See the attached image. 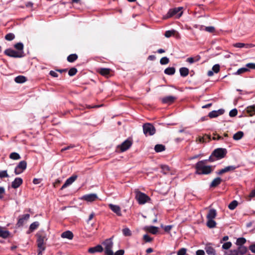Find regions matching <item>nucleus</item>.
<instances>
[{"label":"nucleus","instance_id":"nucleus-54","mask_svg":"<svg viewBox=\"0 0 255 255\" xmlns=\"http://www.w3.org/2000/svg\"><path fill=\"white\" fill-rule=\"evenodd\" d=\"M227 172H229L231 171H234L235 169H236L237 167L235 165H230L225 167Z\"/></svg>","mask_w":255,"mask_h":255},{"label":"nucleus","instance_id":"nucleus-45","mask_svg":"<svg viewBox=\"0 0 255 255\" xmlns=\"http://www.w3.org/2000/svg\"><path fill=\"white\" fill-rule=\"evenodd\" d=\"M161 172L163 174H167L169 171V167L168 166L164 165L161 166Z\"/></svg>","mask_w":255,"mask_h":255},{"label":"nucleus","instance_id":"nucleus-22","mask_svg":"<svg viewBox=\"0 0 255 255\" xmlns=\"http://www.w3.org/2000/svg\"><path fill=\"white\" fill-rule=\"evenodd\" d=\"M217 216L216 210L214 209L209 210L208 214L207 215V219H214Z\"/></svg>","mask_w":255,"mask_h":255},{"label":"nucleus","instance_id":"nucleus-62","mask_svg":"<svg viewBox=\"0 0 255 255\" xmlns=\"http://www.w3.org/2000/svg\"><path fill=\"white\" fill-rule=\"evenodd\" d=\"M186 61L190 64L193 63L195 61L193 57H189L186 59Z\"/></svg>","mask_w":255,"mask_h":255},{"label":"nucleus","instance_id":"nucleus-19","mask_svg":"<svg viewBox=\"0 0 255 255\" xmlns=\"http://www.w3.org/2000/svg\"><path fill=\"white\" fill-rule=\"evenodd\" d=\"M220 66L218 64L214 65L212 69V70H209L207 73V75L208 76H212L214 75V72L215 73H217L220 71Z\"/></svg>","mask_w":255,"mask_h":255},{"label":"nucleus","instance_id":"nucleus-6","mask_svg":"<svg viewBox=\"0 0 255 255\" xmlns=\"http://www.w3.org/2000/svg\"><path fill=\"white\" fill-rule=\"evenodd\" d=\"M155 128L154 126L149 123H146L143 125V131L146 135H152L155 133Z\"/></svg>","mask_w":255,"mask_h":255},{"label":"nucleus","instance_id":"nucleus-43","mask_svg":"<svg viewBox=\"0 0 255 255\" xmlns=\"http://www.w3.org/2000/svg\"><path fill=\"white\" fill-rule=\"evenodd\" d=\"M123 233L125 236H130L131 235V231L128 228L123 229Z\"/></svg>","mask_w":255,"mask_h":255},{"label":"nucleus","instance_id":"nucleus-47","mask_svg":"<svg viewBox=\"0 0 255 255\" xmlns=\"http://www.w3.org/2000/svg\"><path fill=\"white\" fill-rule=\"evenodd\" d=\"M169 60L167 57H163L161 58L160 63L161 65H165L169 63Z\"/></svg>","mask_w":255,"mask_h":255},{"label":"nucleus","instance_id":"nucleus-7","mask_svg":"<svg viewBox=\"0 0 255 255\" xmlns=\"http://www.w3.org/2000/svg\"><path fill=\"white\" fill-rule=\"evenodd\" d=\"M105 249V254L107 255H114V253L112 251V248L113 246V243L112 241V239H107L104 243Z\"/></svg>","mask_w":255,"mask_h":255},{"label":"nucleus","instance_id":"nucleus-8","mask_svg":"<svg viewBox=\"0 0 255 255\" xmlns=\"http://www.w3.org/2000/svg\"><path fill=\"white\" fill-rule=\"evenodd\" d=\"M27 163L25 161H21L14 169V173L16 175L20 174L26 168Z\"/></svg>","mask_w":255,"mask_h":255},{"label":"nucleus","instance_id":"nucleus-48","mask_svg":"<svg viewBox=\"0 0 255 255\" xmlns=\"http://www.w3.org/2000/svg\"><path fill=\"white\" fill-rule=\"evenodd\" d=\"M234 46L235 47H237V48H243L244 47H246V48L249 47L248 45H246L245 43H240V42L236 43L234 44Z\"/></svg>","mask_w":255,"mask_h":255},{"label":"nucleus","instance_id":"nucleus-31","mask_svg":"<svg viewBox=\"0 0 255 255\" xmlns=\"http://www.w3.org/2000/svg\"><path fill=\"white\" fill-rule=\"evenodd\" d=\"M175 72V69L174 67H168L164 70V73L168 75H173Z\"/></svg>","mask_w":255,"mask_h":255},{"label":"nucleus","instance_id":"nucleus-17","mask_svg":"<svg viewBox=\"0 0 255 255\" xmlns=\"http://www.w3.org/2000/svg\"><path fill=\"white\" fill-rule=\"evenodd\" d=\"M224 112L225 111L223 109H219L217 111H213L209 113L208 116L210 118H214L223 114Z\"/></svg>","mask_w":255,"mask_h":255},{"label":"nucleus","instance_id":"nucleus-60","mask_svg":"<svg viewBox=\"0 0 255 255\" xmlns=\"http://www.w3.org/2000/svg\"><path fill=\"white\" fill-rule=\"evenodd\" d=\"M225 172H227V171H226V168L225 167L223 169H222L221 170H220L219 171H218L217 173V174L218 175H221Z\"/></svg>","mask_w":255,"mask_h":255},{"label":"nucleus","instance_id":"nucleus-18","mask_svg":"<svg viewBox=\"0 0 255 255\" xmlns=\"http://www.w3.org/2000/svg\"><path fill=\"white\" fill-rule=\"evenodd\" d=\"M23 180L20 177H17L11 183V187L14 189L17 188L22 183Z\"/></svg>","mask_w":255,"mask_h":255},{"label":"nucleus","instance_id":"nucleus-15","mask_svg":"<svg viewBox=\"0 0 255 255\" xmlns=\"http://www.w3.org/2000/svg\"><path fill=\"white\" fill-rule=\"evenodd\" d=\"M103 251V248L100 245H98L95 247L90 248L88 249V252L91 254H95L96 253H102Z\"/></svg>","mask_w":255,"mask_h":255},{"label":"nucleus","instance_id":"nucleus-51","mask_svg":"<svg viewBox=\"0 0 255 255\" xmlns=\"http://www.w3.org/2000/svg\"><path fill=\"white\" fill-rule=\"evenodd\" d=\"M205 30L210 33H213L215 29L214 26H211L205 27Z\"/></svg>","mask_w":255,"mask_h":255},{"label":"nucleus","instance_id":"nucleus-52","mask_svg":"<svg viewBox=\"0 0 255 255\" xmlns=\"http://www.w3.org/2000/svg\"><path fill=\"white\" fill-rule=\"evenodd\" d=\"M238 114V111L236 109H234L230 111L229 113V116L231 117H235Z\"/></svg>","mask_w":255,"mask_h":255},{"label":"nucleus","instance_id":"nucleus-34","mask_svg":"<svg viewBox=\"0 0 255 255\" xmlns=\"http://www.w3.org/2000/svg\"><path fill=\"white\" fill-rule=\"evenodd\" d=\"M9 158L12 160H18L21 158L20 155L17 152H12L9 154Z\"/></svg>","mask_w":255,"mask_h":255},{"label":"nucleus","instance_id":"nucleus-58","mask_svg":"<svg viewBox=\"0 0 255 255\" xmlns=\"http://www.w3.org/2000/svg\"><path fill=\"white\" fill-rule=\"evenodd\" d=\"M49 74L53 77H57L58 76V74L54 71H50Z\"/></svg>","mask_w":255,"mask_h":255},{"label":"nucleus","instance_id":"nucleus-24","mask_svg":"<svg viewBox=\"0 0 255 255\" xmlns=\"http://www.w3.org/2000/svg\"><path fill=\"white\" fill-rule=\"evenodd\" d=\"M10 235V233L7 230H4L0 227V237L4 239L8 238Z\"/></svg>","mask_w":255,"mask_h":255},{"label":"nucleus","instance_id":"nucleus-63","mask_svg":"<svg viewBox=\"0 0 255 255\" xmlns=\"http://www.w3.org/2000/svg\"><path fill=\"white\" fill-rule=\"evenodd\" d=\"M41 180L40 179L34 178L33 180V183L34 184H38L40 183Z\"/></svg>","mask_w":255,"mask_h":255},{"label":"nucleus","instance_id":"nucleus-55","mask_svg":"<svg viewBox=\"0 0 255 255\" xmlns=\"http://www.w3.org/2000/svg\"><path fill=\"white\" fill-rule=\"evenodd\" d=\"M186 249L182 248L180 249L177 252V255H186Z\"/></svg>","mask_w":255,"mask_h":255},{"label":"nucleus","instance_id":"nucleus-4","mask_svg":"<svg viewBox=\"0 0 255 255\" xmlns=\"http://www.w3.org/2000/svg\"><path fill=\"white\" fill-rule=\"evenodd\" d=\"M183 9L182 7H175L173 8L170 9L166 15L165 16V18H169L172 16H175L176 18H179L181 16L183 13V11L182 9Z\"/></svg>","mask_w":255,"mask_h":255},{"label":"nucleus","instance_id":"nucleus-35","mask_svg":"<svg viewBox=\"0 0 255 255\" xmlns=\"http://www.w3.org/2000/svg\"><path fill=\"white\" fill-rule=\"evenodd\" d=\"M249 71L248 68L246 66L245 67H243L239 69L235 73H234V75H241L244 73L247 72Z\"/></svg>","mask_w":255,"mask_h":255},{"label":"nucleus","instance_id":"nucleus-16","mask_svg":"<svg viewBox=\"0 0 255 255\" xmlns=\"http://www.w3.org/2000/svg\"><path fill=\"white\" fill-rule=\"evenodd\" d=\"M29 217L30 215L29 214H24L21 216V217H19L18 219L17 223V226L18 227L22 226L23 225L24 221L28 220Z\"/></svg>","mask_w":255,"mask_h":255},{"label":"nucleus","instance_id":"nucleus-61","mask_svg":"<svg viewBox=\"0 0 255 255\" xmlns=\"http://www.w3.org/2000/svg\"><path fill=\"white\" fill-rule=\"evenodd\" d=\"M124 251L122 250H119L117 251L114 255H124Z\"/></svg>","mask_w":255,"mask_h":255},{"label":"nucleus","instance_id":"nucleus-3","mask_svg":"<svg viewBox=\"0 0 255 255\" xmlns=\"http://www.w3.org/2000/svg\"><path fill=\"white\" fill-rule=\"evenodd\" d=\"M36 237L38 250L44 251L45 250V242L47 240L46 234L44 232H39L37 233Z\"/></svg>","mask_w":255,"mask_h":255},{"label":"nucleus","instance_id":"nucleus-41","mask_svg":"<svg viewBox=\"0 0 255 255\" xmlns=\"http://www.w3.org/2000/svg\"><path fill=\"white\" fill-rule=\"evenodd\" d=\"M238 203L236 200H234L232 201L229 205H228V208L230 210H234L236 207L238 206Z\"/></svg>","mask_w":255,"mask_h":255},{"label":"nucleus","instance_id":"nucleus-46","mask_svg":"<svg viewBox=\"0 0 255 255\" xmlns=\"http://www.w3.org/2000/svg\"><path fill=\"white\" fill-rule=\"evenodd\" d=\"M14 37H15V36H14V34H13L12 33H9L8 34H7L5 36V39L8 41H11V40H13L14 38Z\"/></svg>","mask_w":255,"mask_h":255},{"label":"nucleus","instance_id":"nucleus-64","mask_svg":"<svg viewBox=\"0 0 255 255\" xmlns=\"http://www.w3.org/2000/svg\"><path fill=\"white\" fill-rule=\"evenodd\" d=\"M249 197L250 198H253L255 197V189L253 190L250 194Z\"/></svg>","mask_w":255,"mask_h":255},{"label":"nucleus","instance_id":"nucleus-20","mask_svg":"<svg viewBox=\"0 0 255 255\" xmlns=\"http://www.w3.org/2000/svg\"><path fill=\"white\" fill-rule=\"evenodd\" d=\"M176 98L172 96H168L162 98V102L164 104H170L172 103Z\"/></svg>","mask_w":255,"mask_h":255},{"label":"nucleus","instance_id":"nucleus-21","mask_svg":"<svg viewBox=\"0 0 255 255\" xmlns=\"http://www.w3.org/2000/svg\"><path fill=\"white\" fill-rule=\"evenodd\" d=\"M73 234L70 231L64 232L61 235L62 238L67 239L69 240H72L73 238Z\"/></svg>","mask_w":255,"mask_h":255},{"label":"nucleus","instance_id":"nucleus-49","mask_svg":"<svg viewBox=\"0 0 255 255\" xmlns=\"http://www.w3.org/2000/svg\"><path fill=\"white\" fill-rule=\"evenodd\" d=\"M77 72V70L75 68H71L68 71V74L70 76H73L75 75Z\"/></svg>","mask_w":255,"mask_h":255},{"label":"nucleus","instance_id":"nucleus-38","mask_svg":"<svg viewBox=\"0 0 255 255\" xmlns=\"http://www.w3.org/2000/svg\"><path fill=\"white\" fill-rule=\"evenodd\" d=\"M176 32V31L174 29L167 30L165 32L164 36L167 38H169L172 35H174Z\"/></svg>","mask_w":255,"mask_h":255},{"label":"nucleus","instance_id":"nucleus-27","mask_svg":"<svg viewBox=\"0 0 255 255\" xmlns=\"http://www.w3.org/2000/svg\"><path fill=\"white\" fill-rule=\"evenodd\" d=\"M246 111L250 114V116L255 115V106H251L247 108Z\"/></svg>","mask_w":255,"mask_h":255},{"label":"nucleus","instance_id":"nucleus-9","mask_svg":"<svg viewBox=\"0 0 255 255\" xmlns=\"http://www.w3.org/2000/svg\"><path fill=\"white\" fill-rule=\"evenodd\" d=\"M4 53L9 57L14 58H20L23 57V56L22 55V52L16 51L11 49H7L5 50L4 51Z\"/></svg>","mask_w":255,"mask_h":255},{"label":"nucleus","instance_id":"nucleus-42","mask_svg":"<svg viewBox=\"0 0 255 255\" xmlns=\"http://www.w3.org/2000/svg\"><path fill=\"white\" fill-rule=\"evenodd\" d=\"M14 47L19 50V52H22L23 53V44L21 42H18L14 45Z\"/></svg>","mask_w":255,"mask_h":255},{"label":"nucleus","instance_id":"nucleus-33","mask_svg":"<svg viewBox=\"0 0 255 255\" xmlns=\"http://www.w3.org/2000/svg\"><path fill=\"white\" fill-rule=\"evenodd\" d=\"M246 239L245 238L242 237V238H239L237 239L236 244L239 247L243 246V245L244 244H245L246 243Z\"/></svg>","mask_w":255,"mask_h":255},{"label":"nucleus","instance_id":"nucleus-53","mask_svg":"<svg viewBox=\"0 0 255 255\" xmlns=\"http://www.w3.org/2000/svg\"><path fill=\"white\" fill-rule=\"evenodd\" d=\"M246 66L248 68L249 70L250 69H255V63H248L246 65Z\"/></svg>","mask_w":255,"mask_h":255},{"label":"nucleus","instance_id":"nucleus-25","mask_svg":"<svg viewBox=\"0 0 255 255\" xmlns=\"http://www.w3.org/2000/svg\"><path fill=\"white\" fill-rule=\"evenodd\" d=\"M39 226V223L38 222H34L30 224L29 228V231L27 232V233H30V232H33L35 230H36L38 226Z\"/></svg>","mask_w":255,"mask_h":255},{"label":"nucleus","instance_id":"nucleus-57","mask_svg":"<svg viewBox=\"0 0 255 255\" xmlns=\"http://www.w3.org/2000/svg\"><path fill=\"white\" fill-rule=\"evenodd\" d=\"M249 249L251 251L252 253L255 254V244L251 245L249 247Z\"/></svg>","mask_w":255,"mask_h":255},{"label":"nucleus","instance_id":"nucleus-37","mask_svg":"<svg viewBox=\"0 0 255 255\" xmlns=\"http://www.w3.org/2000/svg\"><path fill=\"white\" fill-rule=\"evenodd\" d=\"M99 72L103 76H107L110 74V69L109 68H101L99 70Z\"/></svg>","mask_w":255,"mask_h":255},{"label":"nucleus","instance_id":"nucleus-23","mask_svg":"<svg viewBox=\"0 0 255 255\" xmlns=\"http://www.w3.org/2000/svg\"><path fill=\"white\" fill-rule=\"evenodd\" d=\"M222 182V179L220 177H216L211 183L210 187H215L219 185Z\"/></svg>","mask_w":255,"mask_h":255},{"label":"nucleus","instance_id":"nucleus-10","mask_svg":"<svg viewBox=\"0 0 255 255\" xmlns=\"http://www.w3.org/2000/svg\"><path fill=\"white\" fill-rule=\"evenodd\" d=\"M247 251H248V249L246 247L240 246V247H238V248L237 250L231 251V254H235V255H239V254H240L241 255H243L247 252Z\"/></svg>","mask_w":255,"mask_h":255},{"label":"nucleus","instance_id":"nucleus-1","mask_svg":"<svg viewBox=\"0 0 255 255\" xmlns=\"http://www.w3.org/2000/svg\"><path fill=\"white\" fill-rule=\"evenodd\" d=\"M207 160L198 161L195 164V173L198 175H207L211 173L213 170L212 166L206 165Z\"/></svg>","mask_w":255,"mask_h":255},{"label":"nucleus","instance_id":"nucleus-5","mask_svg":"<svg viewBox=\"0 0 255 255\" xmlns=\"http://www.w3.org/2000/svg\"><path fill=\"white\" fill-rule=\"evenodd\" d=\"M134 192L135 194V198L139 204H144L150 200L147 195L138 190H135Z\"/></svg>","mask_w":255,"mask_h":255},{"label":"nucleus","instance_id":"nucleus-32","mask_svg":"<svg viewBox=\"0 0 255 255\" xmlns=\"http://www.w3.org/2000/svg\"><path fill=\"white\" fill-rule=\"evenodd\" d=\"M77 175H72V176L68 178L65 181V182L69 186L72 184L77 179Z\"/></svg>","mask_w":255,"mask_h":255},{"label":"nucleus","instance_id":"nucleus-12","mask_svg":"<svg viewBox=\"0 0 255 255\" xmlns=\"http://www.w3.org/2000/svg\"><path fill=\"white\" fill-rule=\"evenodd\" d=\"M82 199L87 202H93L98 199V196L95 193L86 194L84 195Z\"/></svg>","mask_w":255,"mask_h":255},{"label":"nucleus","instance_id":"nucleus-2","mask_svg":"<svg viewBox=\"0 0 255 255\" xmlns=\"http://www.w3.org/2000/svg\"><path fill=\"white\" fill-rule=\"evenodd\" d=\"M227 153V151L224 148H217L215 149L209 157L208 160L213 162L215 160L220 159L223 158Z\"/></svg>","mask_w":255,"mask_h":255},{"label":"nucleus","instance_id":"nucleus-50","mask_svg":"<svg viewBox=\"0 0 255 255\" xmlns=\"http://www.w3.org/2000/svg\"><path fill=\"white\" fill-rule=\"evenodd\" d=\"M9 176L7 174V170L0 171V178L2 179L5 177H8Z\"/></svg>","mask_w":255,"mask_h":255},{"label":"nucleus","instance_id":"nucleus-39","mask_svg":"<svg viewBox=\"0 0 255 255\" xmlns=\"http://www.w3.org/2000/svg\"><path fill=\"white\" fill-rule=\"evenodd\" d=\"M78 58V56L76 54H72L67 57V60L69 62H73Z\"/></svg>","mask_w":255,"mask_h":255},{"label":"nucleus","instance_id":"nucleus-28","mask_svg":"<svg viewBox=\"0 0 255 255\" xmlns=\"http://www.w3.org/2000/svg\"><path fill=\"white\" fill-rule=\"evenodd\" d=\"M244 136V132L242 131H239L233 135V139L235 140L241 139Z\"/></svg>","mask_w":255,"mask_h":255},{"label":"nucleus","instance_id":"nucleus-40","mask_svg":"<svg viewBox=\"0 0 255 255\" xmlns=\"http://www.w3.org/2000/svg\"><path fill=\"white\" fill-rule=\"evenodd\" d=\"M147 230L150 233L154 235L158 232V228L151 226L149 227Z\"/></svg>","mask_w":255,"mask_h":255},{"label":"nucleus","instance_id":"nucleus-29","mask_svg":"<svg viewBox=\"0 0 255 255\" xmlns=\"http://www.w3.org/2000/svg\"><path fill=\"white\" fill-rule=\"evenodd\" d=\"M180 75L182 77H186L189 74V70L187 68L182 67L179 69Z\"/></svg>","mask_w":255,"mask_h":255},{"label":"nucleus","instance_id":"nucleus-56","mask_svg":"<svg viewBox=\"0 0 255 255\" xmlns=\"http://www.w3.org/2000/svg\"><path fill=\"white\" fill-rule=\"evenodd\" d=\"M143 239L146 242H150L152 240V238L147 235H144L143 236Z\"/></svg>","mask_w":255,"mask_h":255},{"label":"nucleus","instance_id":"nucleus-11","mask_svg":"<svg viewBox=\"0 0 255 255\" xmlns=\"http://www.w3.org/2000/svg\"><path fill=\"white\" fill-rule=\"evenodd\" d=\"M109 207L110 209L118 216H122V212L121 208L119 206L117 205H114L113 204H110Z\"/></svg>","mask_w":255,"mask_h":255},{"label":"nucleus","instance_id":"nucleus-59","mask_svg":"<svg viewBox=\"0 0 255 255\" xmlns=\"http://www.w3.org/2000/svg\"><path fill=\"white\" fill-rule=\"evenodd\" d=\"M196 255H205V252L203 250H199L196 252Z\"/></svg>","mask_w":255,"mask_h":255},{"label":"nucleus","instance_id":"nucleus-30","mask_svg":"<svg viewBox=\"0 0 255 255\" xmlns=\"http://www.w3.org/2000/svg\"><path fill=\"white\" fill-rule=\"evenodd\" d=\"M216 222L214 220V219H207L206 225L208 228H215L216 226Z\"/></svg>","mask_w":255,"mask_h":255},{"label":"nucleus","instance_id":"nucleus-14","mask_svg":"<svg viewBox=\"0 0 255 255\" xmlns=\"http://www.w3.org/2000/svg\"><path fill=\"white\" fill-rule=\"evenodd\" d=\"M132 142L129 139L126 140L120 145V148L122 151H125L128 149L131 145Z\"/></svg>","mask_w":255,"mask_h":255},{"label":"nucleus","instance_id":"nucleus-26","mask_svg":"<svg viewBox=\"0 0 255 255\" xmlns=\"http://www.w3.org/2000/svg\"><path fill=\"white\" fill-rule=\"evenodd\" d=\"M14 81L17 83H23L26 81V78L24 76H18L15 78Z\"/></svg>","mask_w":255,"mask_h":255},{"label":"nucleus","instance_id":"nucleus-44","mask_svg":"<svg viewBox=\"0 0 255 255\" xmlns=\"http://www.w3.org/2000/svg\"><path fill=\"white\" fill-rule=\"evenodd\" d=\"M232 244L231 242H226L222 245V249L224 250H228L232 247Z\"/></svg>","mask_w":255,"mask_h":255},{"label":"nucleus","instance_id":"nucleus-36","mask_svg":"<svg viewBox=\"0 0 255 255\" xmlns=\"http://www.w3.org/2000/svg\"><path fill=\"white\" fill-rule=\"evenodd\" d=\"M165 149V146L162 144H156L154 147V150L157 152L163 151Z\"/></svg>","mask_w":255,"mask_h":255},{"label":"nucleus","instance_id":"nucleus-13","mask_svg":"<svg viewBox=\"0 0 255 255\" xmlns=\"http://www.w3.org/2000/svg\"><path fill=\"white\" fill-rule=\"evenodd\" d=\"M205 250L208 255H216V250L211 244H207L205 247Z\"/></svg>","mask_w":255,"mask_h":255}]
</instances>
